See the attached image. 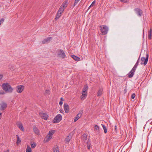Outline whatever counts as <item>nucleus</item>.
Segmentation results:
<instances>
[{
    "mask_svg": "<svg viewBox=\"0 0 152 152\" xmlns=\"http://www.w3.org/2000/svg\"><path fill=\"white\" fill-rule=\"evenodd\" d=\"M101 125L102 126L103 128L104 133H106L107 132V130L105 126L103 124H102Z\"/></svg>",
    "mask_w": 152,
    "mask_h": 152,
    "instance_id": "nucleus-30",
    "label": "nucleus"
},
{
    "mask_svg": "<svg viewBox=\"0 0 152 152\" xmlns=\"http://www.w3.org/2000/svg\"><path fill=\"white\" fill-rule=\"evenodd\" d=\"M61 13L58 12H57L56 17L55 18V20H57L61 16Z\"/></svg>",
    "mask_w": 152,
    "mask_h": 152,
    "instance_id": "nucleus-23",
    "label": "nucleus"
},
{
    "mask_svg": "<svg viewBox=\"0 0 152 152\" xmlns=\"http://www.w3.org/2000/svg\"><path fill=\"white\" fill-rule=\"evenodd\" d=\"M61 101H62L64 100V99L62 97H61L60 99Z\"/></svg>",
    "mask_w": 152,
    "mask_h": 152,
    "instance_id": "nucleus-44",
    "label": "nucleus"
},
{
    "mask_svg": "<svg viewBox=\"0 0 152 152\" xmlns=\"http://www.w3.org/2000/svg\"><path fill=\"white\" fill-rule=\"evenodd\" d=\"M67 4L68 1H65L63 2L60 7L65 9L67 7Z\"/></svg>",
    "mask_w": 152,
    "mask_h": 152,
    "instance_id": "nucleus-20",
    "label": "nucleus"
},
{
    "mask_svg": "<svg viewBox=\"0 0 152 152\" xmlns=\"http://www.w3.org/2000/svg\"><path fill=\"white\" fill-rule=\"evenodd\" d=\"M95 3V1H93V2H92V3H91V4L88 7V10H89L91 7L93 6L94 5Z\"/></svg>",
    "mask_w": 152,
    "mask_h": 152,
    "instance_id": "nucleus-32",
    "label": "nucleus"
},
{
    "mask_svg": "<svg viewBox=\"0 0 152 152\" xmlns=\"http://www.w3.org/2000/svg\"><path fill=\"white\" fill-rule=\"evenodd\" d=\"M99 28H100V30L102 35H104L107 34L108 30V28L107 26L105 25H103L100 26Z\"/></svg>",
    "mask_w": 152,
    "mask_h": 152,
    "instance_id": "nucleus-6",
    "label": "nucleus"
},
{
    "mask_svg": "<svg viewBox=\"0 0 152 152\" xmlns=\"http://www.w3.org/2000/svg\"><path fill=\"white\" fill-rule=\"evenodd\" d=\"M3 75H0V80L3 78Z\"/></svg>",
    "mask_w": 152,
    "mask_h": 152,
    "instance_id": "nucleus-43",
    "label": "nucleus"
},
{
    "mask_svg": "<svg viewBox=\"0 0 152 152\" xmlns=\"http://www.w3.org/2000/svg\"><path fill=\"white\" fill-rule=\"evenodd\" d=\"M53 151L54 152H59V149L58 147L56 148H54L53 149Z\"/></svg>",
    "mask_w": 152,
    "mask_h": 152,
    "instance_id": "nucleus-31",
    "label": "nucleus"
},
{
    "mask_svg": "<svg viewBox=\"0 0 152 152\" xmlns=\"http://www.w3.org/2000/svg\"><path fill=\"white\" fill-rule=\"evenodd\" d=\"M120 0L121 2H123L124 3H126L127 2V1L125 0Z\"/></svg>",
    "mask_w": 152,
    "mask_h": 152,
    "instance_id": "nucleus-40",
    "label": "nucleus"
},
{
    "mask_svg": "<svg viewBox=\"0 0 152 152\" xmlns=\"http://www.w3.org/2000/svg\"><path fill=\"white\" fill-rule=\"evenodd\" d=\"M87 147L88 149H90L91 148L90 142H89L88 143H87Z\"/></svg>",
    "mask_w": 152,
    "mask_h": 152,
    "instance_id": "nucleus-36",
    "label": "nucleus"
},
{
    "mask_svg": "<svg viewBox=\"0 0 152 152\" xmlns=\"http://www.w3.org/2000/svg\"><path fill=\"white\" fill-rule=\"evenodd\" d=\"M151 120H149L148 121V122H150V123L151 122Z\"/></svg>",
    "mask_w": 152,
    "mask_h": 152,
    "instance_id": "nucleus-46",
    "label": "nucleus"
},
{
    "mask_svg": "<svg viewBox=\"0 0 152 152\" xmlns=\"http://www.w3.org/2000/svg\"><path fill=\"white\" fill-rule=\"evenodd\" d=\"M36 146V144L35 143L31 144V146L32 148H34Z\"/></svg>",
    "mask_w": 152,
    "mask_h": 152,
    "instance_id": "nucleus-33",
    "label": "nucleus"
},
{
    "mask_svg": "<svg viewBox=\"0 0 152 152\" xmlns=\"http://www.w3.org/2000/svg\"><path fill=\"white\" fill-rule=\"evenodd\" d=\"M51 39L52 37H48L46 38L42 41V43L45 44L48 43L49 42H50Z\"/></svg>",
    "mask_w": 152,
    "mask_h": 152,
    "instance_id": "nucleus-18",
    "label": "nucleus"
},
{
    "mask_svg": "<svg viewBox=\"0 0 152 152\" xmlns=\"http://www.w3.org/2000/svg\"><path fill=\"white\" fill-rule=\"evenodd\" d=\"M33 130L35 134L38 135L40 134L39 130L35 126H33Z\"/></svg>",
    "mask_w": 152,
    "mask_h": 152,
    "instance_id": "nucleus-16",
    "label": "nucleus"
},
{
    "mask_svg": "<svg viewBox=\"0 0 152 152\" xmlns=\"http://www.w3.org/2000/svg\"><path fill=\"white\" fill-rule=\"evenodd\" d=\"M62 116L60 114H58L53 120V123H58L62 120Z\"/></svg>",
    "mask_w": 152,
    "mask_h": 152,
    "instance_id": "nucleus-9",
    "label": "nucleus"
},
{
    "mask_svg": "<svg viewBox=\"0 0 152 152\" xmlns=\"http://www.w3.org/2000/svg\"><path fill=\"white\" fill-rule=\"evenodd\" d=\"M150 124H152V121L150 122Z\"/></svg>",
    "mask_w": 152,
    "mask_h": 152,
    "instance_id": "nucleus-47",
    "label": "nucleus"
},
{
    "mask_svg": "<svg viewBox=\"0 0 152 152\" xmlns=\"http://www.w3.org/2000/svg\"><path fill=\"white\" fill-rule=\"evenodd\" d=\"M18 126L19 129L22 131H24V128L22 125L21 124H19L18 125Z\"/></svg>",
    "mask_w": 152,
    "mask_h": 152,
    "instance_id": "nucleus-29",
    "label": "nucleus"
},
{
    "mask_svg": "<svg viewBox=\"0 0 152 152\" xmlns=\"http://www.w3.org/2000/svg\"><path fill=\"white\" fill-rule=\"evenodd\" d=\"M4 19L3 18L0 20V24H2L4 22Z\"/></svg>",
    "mask_w": 152,
    "mask_h": 152,
    "instance_id": "nucleus-37",
    "label": "nucleus"
},
{
    "mask_svg": "<svg viewBox=\"0 0 152 152\" xmlns=\"http://www.w3.org/2000/svg\"><path fill=\"white\" fill-rule=\"evenodd\" d=\"M16 137H17V141H16V144L17 145H18L19 143H20L21 142V140L20 139L19 136L18 135H16Z\"/></svg>",
    "mask_w": 152,
    "mask_h": 152,
    "instance_id": "nucleus-25",
    "label": "nucleus"
},
{
    "mask_svg": "<svg viewBox=\"0 0 152 152\" xmlns=\"http://www.w3.org/2000/svg\"><path fill=\"white\" fill-rule=\"evenodd\" d=\"M94 130L96 135H99L100 134V128L97 125L95 124L94 125Z\"/></svg>",
    "mask_w": 152,
    "mask_h": 152,
    "instance_id": "nucleus-13",
    "label": "nucleus"
},
{
    "mask_svg": "<svg viewBox=\"0 0 152 152\" xmlns=\"http://www.w3.org/2000/svg\"><path fill=\"white\" fill-rule=\"evenodd\" d=\"M32 150L31 147L29 145H27L26 150V152H31Z\"/></svg>",
    "mask_w": 152,
    "mask_h": 152,
    "instance_id": "nucleus-28",
    "label": "nucleus"
},
{
    "mask_svg": "<svg viewBox=\"0 0 152 152\" xmlns=\"http://www.w3.org/2000/svg\"><path fill=\"white\" fill-rule=\"evenodd\" d=\"M88 89V85L86 84L84 86L83 88L82 91V95L80 96L81 99L82 100H84L85 99L87 95V91Z\"/></svg>",
    "mask_w": 152,
    "mask_h": 152,
    "instance_id": "nucleus-4",
    "label": "nucleus"
},
{
    "mask_svg": "<svg viewBox=\"0 0 152 152\" xmlns=\"http://www.w3.org/2000/svg\"><path fill=\"white\" fill-rule=\"evenodd\" d=\"M1 107L0 110H4L7 107V104L4 102L0 104Z\"/></svg>",
    "mask_w": 152,
    "mask_h": 152,
    "instance_id": "nucleus-19",
    "label": "nucleus"
},
{
    "mask_svg": "<svg viewBox=\"0 0 152 152\" xmlns=\"http://www.w3.org/2000/svg\"><path fill=\"white\" fill-rule=\"evenodd\" d=\"M64 110L66 113H68L69 110V105L66 103H64Z\"/></svg>",
    "mask_w": 152,
    "mask_h": 152,
    "instance_id": "nucleus-17",
    "label": "nucleus"
},
{
    "mask_svg": "<svg viewBox=\"0 0 152 152\" xmlns=\"http://www.w3.org/2000/svg\"><path fill=\"white\" fill-rule=\"evenodd\" d=\"M64 9H65L61 7H60L58 11V12L61 13V14H62V13H63V12H64Z\"/></svg>",
    "mask_w": 152,
    "mask_h": 152,
    "instance_id": "nucleus-26",
    "label": "nucleus"
},
{
    "mask_svg": "<svg viewBox=\"0 0 152 152\" xmlns=\"http://www.w3.org/2000/svg\"><path fill=\"white\" fill-rule=\"evenodd\" d=\"M80 0H75V2L74 4V6L76 5L77 3L80 1Z\"/></svg>",
    "mask_w": 152,
    "mask_h": 152,
    "instance_id": "nucleus-35",
    "label": "nucleus"
},
{
    "mask_svg": "<svg viewBox=\"0 0 152 152\" xmlns=\"http://www.w3.org/2000/svg\"><path fill=\"white\" fill-rule=\"evenodd\" d=\"M2 115V113H0V116Z\"/></svg>",
    "mask_w": 152,
    "mask_h": 152,
    "instance_id": "nucleus-48",
    "label": "nucleus"
},
{
    "mask_svg": "<svg viewBox=\"0 0 152 152\" xmlns=\"http://www.w3.org/2000/svg\"><path fill=\"white\" fill-rule=\"evenodd\" d=\"M83 113V110H80L79 111V113L75 117L74 120V122L76 121L80 117H81Z\"/></svg>",
    "mask_w": 152,
    "mask_h": 152,
    "instance_id": "nucleus-12",
    "label": "nucleus"
},
{
    "mask_svg": "<svg viewBox=\"0 0 152 152\" xmlns=\"http://www.w3.org/2000/svg\"><path fill=\"white\" fill-rule=\"evenodd\" d=\"M115 131L116 132H117V127L116 125L115 126Z\"/></svg>",
    "mask_w": 152,
    "mask_h": 152,
    "instance_id": "nucleus-41",
    "label": "nucleus"
},
{
    "mask_svg": "<svg viewBox=\"0 0 152 152\" xmlns=\"http://www.w3.org/2000/svg\"><path fill=\"white\" fill-rule=\"evenodd\" d=\"M135 96V94L134 93L132 94L131 96V98L133 99H134Z\"/></svg>",
    "mask_w": 152,
    "mask_h": 152,
    "instance_id": "nucleus-38",
    "label": "nucleus"
},
{
    "mask_svg": "<svg viewBox=\"0 0 152 152\" xmlns=\"http://www.w3.org/2000/svg\"><path fill=\"white\" fill-rule=\"evenodd\" d=\"M135 13L139 17H140L142 15L143 12L142 10L140 8H136L134 10Z\"/></svg>",
    "mask_w": 152,
    "mask_h": 152,
    "instance_id": "nucleus-10",
    "label": "nucleus"
},
{
    "mask_svg": "<svg viewBox=\"0 0 152 152\" xmlns=\"http://www.w3.org/2000/svg\"><path fill=\"white\" fill-rule=\"evenodd\" d=\"M71 57L75 61H78L80 60V58H79L74 55H72Z\"/></svg>",
    "mask_w": 152,
    "mask_h": 152,
    "instance_id": "nucleus-21",
    "label": "nucleus"
},
{
    "mask_svg": "<svg viewBox=\"0 0 152 152\" xmlns=\"http://www.w3.org/2000/svg\"><path fill=\"white\" fill-rule=\"evenodd\" d=\"M5 94V93L4 91L0 90V95H4Z\"/></svg>",
    "mask_w": 152,
    "mask_h": 152,
    "instance_id": "nucleus-34",
    "label": "nucleus"
},
{
    "mask_svg": "<svg viewBox=\"0 0 152 152\" xmlns=\"http://www.w3.org/2000/svg\"><path fill=\"white\" fill-rule=\"evenodd\" d=\"M9 149H7V151H4V152H9Z\"/></svg>",
    "mask_w": 152,
    "mask_h": 152,
    "instance_id": "nucleus-45",
    "label": "nucleus"
},
{
    "mask_svg": "<svg viewBox=\"0 0 152 152\" xmlns=\"http://www.w3.org/2000/svg\"><path fill=\"white\" fill-rule=\"evenodd\" d=\"M140 57V56L137 61L132 68V69L127 74V77L128 78H131L133 76V75H134V72H135L138 64Z\"/></svg>",
    "mask_w": 152,
    "mask_h": 152,
    "instance_id": "nucleus-2",
    "label": "nucleus"
},
{
    "mask_svg": "<svg viewBox=\"0 0 152 152\" xmlns=\"http://www.w3.org/2000/svg\"><path fill=\"white\" fill-rule=\"evenodd\" d=\"M140 57V56L137 61L132 68V69L127 74V77L128 78H131L133 76V75H134V72H135L138 64Z\"/></svg>",
    "mask_w": 152,
    "mask_h": 152,
    "instance_id": "nucleus-3",
    "label": "nucleus"
},
{
    "mask_svg": "<svg viewBox=\"0 0 152 152\" xmlns=\"http://www.w3.org/2000/svg\"><path fill=\"white\" fill-rule=\"evenodd\" d=\"M50 92V91L49 90H46L45 91V93L48 94H49Z\"/></svg>",
    "mask_w": 152,
    "mask_h": 152,
    "instance_id": "nucleus-39",
    "label": "nucleus"
},
{
    "mask_svg": "<svg viewBox=\"0 0 152 152\" xmlns=\"http://www.w3.org/2000/svg\"><path fill=\"white\" fill-rule=\"evenodd\" d=\"M24 88V86L23 85L17 86L16 87V91L19 93H20L23 91Z\"/></svg>",
    "mask_w": 152,
    "mask_h": 152,
    "instance_id": "nucleus-11",
    "label": "nucleus"
},
{
    "mask_svg": "<svg viewBox=\"0 0 152 152\" xmlns=\"http://www.w3.org/2000/svg\"><path fill=\"white\" fill-rule=\"evenodd\" d=\"M39 115L42 119L45 120H47L48 117V115L46 113H39Z\"/></svg>",
    "mask_w": 152,
    "mask_h": 152,
    "instance_id": "nucleus-14",
    "label": "nucleus"
},
{
    "mask_svg": "<svg viewBox=\"0 0 152 152\" xmlns=\"http://www.w3.org/2000/svg\"><path fill=\"white\" fill-rule=\"evenodd\" d=\"M102 90L101 89H99L97 92V96H101L102 94Z\"/></svg>",
    "mask_w": 152,
    "mask_h": 152,
    "instance_id": "nucleus-27",
    "label": "nucleus"
},
{
    "mask_svg": "<svg viewBox=\"0 0 152 152\" xmlns=\"http://www.w3.org/2000/svg\"><path fill=\"white\" fill-rule=\"evenodd\" d=\"M146 55L145 57H142L141 58L140 63L141 64H144V65H145L147 64L149 57L148 53L146 52Z\"/></svg>",
    "mask_w": 152,
    "mask_h": 152,
    "instance_id": "nucleus-7",
    "label": "nucleus"
},
{
    "mask_svg": "<svg viewBox=\"0 0 152 152\" xmlns=\"http://www.w3.org/2000/svg\"><path fill=\"white\" fill-rule=\"evenodd\" d=\"M152 36V30L151 28L150 29L148 33V39H151Z\"/></svg>",
    "mask_w": 152,
    "mask_h": 152,
    "instance_id": "nucleus-24",
    "label": "nucleus"
},
{
    "mask_svg": "<svg viewBox=\"0 0 152 152\" xmlns=\"http://www.w3.org/2000/svg\"><path fill=\"white\" fill-rule=\"evenodd\" d=\"M82 139L83 141L86 143H88V142H89V139H88L87 136L86 134H83Z\"/></svg>",
    "mask_w": 152,
    "mask_h": 152,
    "instance_id": "nucleus-15",
    "label": "nucleus"
},
{
    "mask_svg": "<svg viewBox=\"0 0 152 152\" xmlns=\"http://www.w3.org/2000/svg\"><path fill=\"white\" fill-rule=\"evenodd\" d=\"M57 55L58 57L63 59L66 58V56L65 55V53L62 50L60 49L58 51Z\"/></svg>",
    "mask_w": 152,
    "mask_h": 152,
    "instance_id": "nucleus-8",
    "label": "nucleus"
},
{
    "mask_svg": "<svg viewBox=\"0 0 152 152\" xmlns=\"http://www.w3.org/2000/svg\"><path fill=\"white\" fill-rule=\"evenodd\" d=\"M55 131L52 130L49 131L47 136L45 138L44 141L45 142H48L52 138L53 135L55 133Z\"/></svg>",
    "mask_w": 152,
    "mask_h": 152,
    "instance_id": "nucleus-5",
    "label": "nucleus"
},
{
    "mask_svg": "<svg viewBox=\"0 0 152 152\" xmlns=\"http://www.w3.org/2000/svg\"><path fill=\"white\" fill-rule=\"evenodd\" d=\"M71 137V136L70 134L66 138L65 141L67 142H69L70 141Z\"/></svg>",
    "mask_w": 152,
    "mask_h": 152,
    "instance_id": "nucleus-22",
    "label": "nucleus"
},
{
    "mask_svg": "<svg viewBox=\"0 0 152 152\" xmlns=\"http://www.w3.org/2000/svg\"><path fill=\"white\" fill-rule=\"evenodd\" d=\"M59 104L60 105V106L62 105V104H63L62 102L61 101H60L59 103Z\"/></svg>",
    "mask_w": 152,
    "mask_h": 152,
    "instance_id": "nucleus-42",
    "label": "nucleus"
},
{
    "mask_svg": "<svg viewBox=\"0 0 152 152\" xmlns=\"http://www.w3.org/2000/svg\"><path fill=\"white\" fill-rule=\"evenodd\" d=\"M2 88L6 93H12L13 90V88L11 87L9 83H3L1 86Z\"/></svg>",
    "mask_w": 152,
    "mask_h": 152,
    "instance_id": "nucleus-1",
    "label": "nucleus"
}]
</instances>
